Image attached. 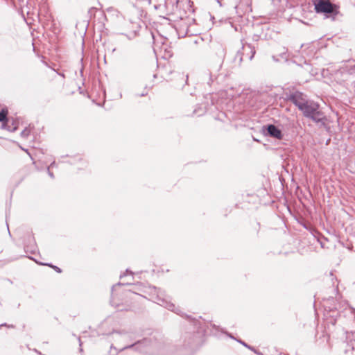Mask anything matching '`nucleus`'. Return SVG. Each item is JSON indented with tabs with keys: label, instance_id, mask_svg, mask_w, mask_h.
<instances>
[{
	"label": "nucleus",
	"instance_id": "nucleus-27",
	"mask_svg": "<svg viewBox=\"0 0 355 355\" xmlns=\"http://www.w3.org/2000/svg\"><path fill=\"white\" fill-rule=\"evenodd\" d=\"M326 336H327V340H328L329 339V335H327Z\"/></svg>",
	"mask_w": 355,
	"mask_h": 355
},
{
	"label": "nucleus",
	"instance_id": "nucleus-17",
	"mask_svg": "<svg viewBox=\"0 0 355 355\" xmlns=\"http://www.w3.org/2000/svg\"><path fill=\"white\" fill-rule=\"evenodd\" d=\"M55 166V162H53L51 164V165L48 167L47 170H48V174L49 175L51 178H54V175H53V173L52 172H51L50 171V168L51 167H53Z\"/></svg>",
	"mask_w": 355,
	"mask_h": 355
},
{
	"label": "nucleus",
	"instance_id": "nucleus-6",
	"mask_svg": "<svg viewBox=\"0 0 355 355\" xmlns=\"http://www.w3.org/2000/svg\"><path fill=\"white\" fill-rule=\"evenodd\" d=\"M284 95L285 99L293 103L299 110L303 108L304 105L309 101L306 96L299 91L285 92Z\"/></svg>",
	"mask_w": 355,
	"mask_h": 355
},
{
	"label": "nucleus",
	"instance_id": "nucleus-24",
	"mask_svg": "<svg viewBox=\"0 0 355 355\" xmlns=\"http://www.w3.org/2000/svg\"><path fill=\"white\" fill-rule=\"evenodd\" d=\"M1 326L8 327V324L6 323H4V324H1Z\"/></svg>",
	"mask_w": 355,
	"mask_h": 355
},
{
	"label": "nucleus",
	"instance_id": "nucleus-22",
	"mask_svg": "<svg viewBox=\"0 0 355 355\" xmlns=\"http://www.w3.org/2000/svg\"><path fill=\"white\" fill-rule=\"evenodd\" d=\"M220 6H222L221 0H216Z\"/></svg>",
	"mask_w": 355,
	"mask_h": 355
},
{
	"label": "nucleus",
	"instance_id": "nucleus-12",
	"mask_svg": "<svg viewBox=\"0 0 355 355\" xmlns=\"http://www.w3.org/2000/svg\"><path fill=\"white\" fill-rule=\"evenodd\" d=\"M8 111L7 108H2L0 111V122L2 123L1 127H6L8 121L9 120L8 118Z\"/></svg>",
	"mask_w": 355,
	"mask_h": 355
},
{
	"label": "nucleus",
	"instance_id": "nucleus-3",
	"mask_svg": "<svg viewBox=\"0 0 355 355\" xmlns=\"http://www.w3.org/2000/svg\"><path fill=\"white\" fill-rule=\"evenodd\" d=\"M150 300L178 315H182L180 309L168 300L165 291L160 288H153L150 294Z\"/></svg>",
	"mask_w": 355,
	"mask_h": 355
},
{
	"label": "nucleus",
	"instance_id": "nucleus-1",
	"mask_svg": "<svg viewBox=\"0 0 355 355\" xmlns=\"http://www.w3.org/2000/svg\"><path fill=\"white\" fill-rule=\"evenodd\" d=\"M157 340V339L155 338H145L133 344L124 346L121 349V351L131 349L139 353L147 355L164 354L159 349V346L156 345Z\"/></svg>",
	"mask_w": 355,
	"mask_h": 355
},
{
	"label": "nucleus",
	"instance_id": "nucleus-18",
	"mask_svg": "<svg viewBox=\"0 0 355 355\" xmlns=\"http://www.w3.org/2000/svg\"><path fill=\"white\" fill-rule=\"evenodd\" d=\"M125 35L127 36L128 40H132V38H134L136 36V32L134 31V32L130 33L129 35Z\"/></svg>",
	"mask_w": 355,
	"mask_h": 355
},
{
	"label": "nucleus",
	"instance_id": "nucleus-9",
	"mask_svg": "<svg viewBox=\"0 0 355 355\" xmlns=\"http://www.w3.org/2000/svg\"><path fill=\"white\" fill-rule=\"evenodd\" d=\"M262 131L266 136H268L276 139L281 140L284 137L282 130L274 124L263 125Z\"/></svg>",
	"mask_w": 355,
	"mask_h": 355
},
{
	"label": "nucleus",
	"instance_id": "nucleus-25",
	"mask_svg": "<svg viewBox=\"0 0 355 355\" xmlns=\"http://www.w3.org/2000/svg\"><path fill=\"white\" fill-rule=\"evenodd\" d=\"M78 340H79V343H80V346L81 347L82 343H81V341H80V338H78Z\"/></svg>",
	"mask_w": 355,
	"mask_h": 355
},
{
	"label": "nucleus",
	"instance_id": "nucleus-19",
	"mask_svg": "<svg viewBox=\"0 0 355 355\" xmlns=\"http://www.w3.org/2000/svg\"><path fill=\"white\" fill-rule=\"evenodd\" d=\"M136 295V293H131L130 291H127V292H125V295L126 297H128V296H129V295Z\"/></svg>",
	"mask_w": 355,
	"mask_h": 355
},
{
	"label": "nucleus",
	"instance_id": "nucleus-26",
	"mask_svg": "<svg viewBox=\"0 0 355 355\" xmlns=\"http://www.w3.org/2000/svg\"><path fill=\"white\" fill-rule=\"evenodd\" d=\"M146 94H140L139 96H146Z\"/></svg>",
	"mask_w": 355,
	"mask_h": 355
},
{
	"label": "nucleus",
	"instance_id": "nucleus-2",
	"mask_svg": "<svg viewBox=\"0 0 355 355\" xmlns=\"http://www.w3.org/2000/svg\"><path fill=\"white\" fill-rule=\"evenodd\" d=\"M300 111L302 112L305 118L311 120L315 123H322V125L325 123L326 116L320 110V105L318 103L309 101Z\"/></svg>",
	"mask_w": 355,
	"mask_h": 355
},
{
	"label": "nucleus",
	"instance_id": "nucleus-16",
	"mask_svg": "<svg viewBox=\"0 0 355 355\" xmlns=\"http://www.w3.org/2000/svg\"><path fill=\"white\" fill-rule=\"evenodd\" d=\"M30 130L28 128H25L24 130L21 132V136L24 138L27 137L30 135Z\"/></svg>",
	"mask_w": 355,
	"mask_h": 355
},
{
	"label": "nucleus",
	"instance_id": "nucleus-14",
	"mask_svg": "<svg viewBox=\"0 0 355 355\" xmlns=\"http://www.w3.org/2000/svg\"><path fill=\"white\" fill-rule=\"evenodd\" d=\"M236 341L238 343H239L240 344H241L242 345H243L244 347H245L246 348L250 349L251 351L254 352V350L255 349L254 347L248 345L246 343H245L244 341H243L242 340H236Z\"/></svg>",
	"mask_w": 355,
	"mask_h": 355
},
{
	"label": "nucleus",
	"instance_id": "nucleus-28",
	"mask_svg": "<svg viewBox=\"0 0 355 355\" xmlns=\"http://www.w3.org/2000/svg\"><path fill=\"white\" fill-rule=\"evenodd\" d=\"M220 49H221L222 52L223 53L224 49L222 47Z\"/></svg>",
	"mask_w": 355,
	"mask_h": 355
},
{
	"label": "nucleus",
	"instance_id": "nucleus-10",
	"mask_svg": "<svg viewBox=\"0 0 355 355\" xmlns=\"http://www.w3.org/2000/svg\"><path fill=\"white\" fill-rule=\"evenodd\" d=\"M222 64L220 63L218 66V67H215L211 69H209L207 72L205 73V76L208 77V82L207 83L210 85L211 83H213L214 80H216L218 78V71L221 68Z\"/></svg>",
	"mask_w": 355,
	"mask_h": 355
},
{
	"label": "nucleus",
	"instance_id": "nucleus-5",
	"mask_svg": "<svg viewBox=\"0 0 355 355\" xmlns=\"http://www.w3.org/2000/svg\"><path fill=\"white\" fill-rule=\"evenodd\" d=\"M256 51L254 47L248 43H242L241 49L238 50L235 55L234 62L241 65L243 60H252L254 56Z\"/></svg>",
	"mask_w": 355,
	"mask_h": 355
},
{
	"label": "nucleus",
	"instance_id": "nucleus-8",
	"mask_svg": "<svg viewBox=\"0 0 355 355\" xmlns=\"http://www.w3.org/2000/svg\"><path fill=\"white\" fill-rule=\"evenodd\" d=\"M156 345L159 346L158 347L164 354H155V355H177L178 347L175 345H172L171 343L166 342L164 340H157Z\"/></svg>",
	"mask_w": 355,
	"mask_h": 355
},
{
	"label": "nucleus",
	"instance_id": "nucleus-23",
	"mask_svg": "<svg viewBox=\"0 0 355 355\" xmlns=\"http://www.w3.org/2000/svg\"><path fill=\"white\" fill-rule=\"evenodd\" d=\"M8 327H10V328H14V325L12 324H8Z\"/></svg>",
	"mask_w": 355,
	"mask_h": 355
},
{
	"label": "nucleus",
	"instance_id": "nucleus-7",
	"mask_svg": "<svg viewBox=\"0 0 355 355\" xmlns=\"http://www.w3.org/2000/svg\"><path fill=\"white\" fill-rule=\"evenodd\" d=\"M123 285V284L117 283L114 285L112 288V296L110 303L112 306H114L117 309L118 311H128L130 309V306L129 304L124 305L123 304H120L119 302V299L117 297V293H116L117 288Z\"/></svg>",
	"mask_w": 355,
	"mask_h": 355
},
{
	"label": "nucleus",
	"instance_id": "nucleus-13",
	"mask_svg": "<svg viewBox=\"0 0 355 355\" xmlns=\"http://www.w3.org/2000/svg\"><path fill=\"white\" fill-rule=\"evenodd\" d=\"M3 129H6L10 132H15L17 129V122L12 119L11 123L10 124V121L8 120L6 127H1Z\"/></svg>",
	"mask_w": 355,
	"mask_h": 355
},
{
	"label": "nucleus",
	"instance_id": "nucleus-20",
	"mask_svg": "<svg viewBox=\"0 0 355 355\" xmlns=\"http://www.w3.org/2000/svg\"><path fill=\"white\" fill-rule=\"evenodd\" d=\"M254 352L257 354V355H263L261 352L259 351H257L256 349L254 350Z\"/></svg>",
	"mask_w": 355,
	"mask_h": 355
},
{
	"label": "nucleus",
	"instance_id": "nucleus-4",
	"mask_svg": "<svg viewBox=\"0 0 355 355\" xmlns=\"http://www.w3.org/2000/svg\"><path fill=\"white\" fill-rule=\"evenodd\" d=\"M313 5L315 12L324 14L326 17L334 19L338 13V7L332 3L330 0H314Z\"/></svg>",
	"mask_w": 355,
	"mask_h": 355
},
{
	"label": "nucleus",
	"instance_id": "nucleus-21",
	"mask_svg": "<svg viewBox=\"0 0 355 355\" xmlns=\"http://www.w3.org/2000/svg\"><path fill=\"white\" fill-rule=\"evenodd\" d=\"M227 335H228V336H229L230 338H232V339H234V340H237V339H236V338H235L232 335H231V334H228Z\"/></svg>",
	"mask_w": 355,
	"mask_h": 355
},
{
	"label": "nucleus",
	"instance_id": "nucleus-15",
	"mask_svg": "<svg viewBox=\"0 0 355 355\" xmlns=\"http://www.w3.org/2000/svg\"><path fill=\"white\" fill-rule=\"evenodd\" d=\"M40 264L41 265L49 266L51 267L52 268H53L58 273H60L62 272V270L59 267H58L56 266H53V265H52L51 263H40Z\"/></svg>",
	"mask_w": 355,
	"mask_h": 355
},
{
	"label": "nucleus",
	"instance_id": "nucleus-11",
	"mask_svg": "<svg viewBox=\"0 0 355 355\" xmlns=\"http://www.w3.org/2000/svg\"><path fill=\"white\" fill-rule=\"evenodd\" d=\"M254 96V94L249 91L243 92L240 95V98H244V103L250 107H252L254 105V103L252 102Z\"/></svg>",
	"mask_w": 355,
	"mask_h": 355
}]
</instances>
